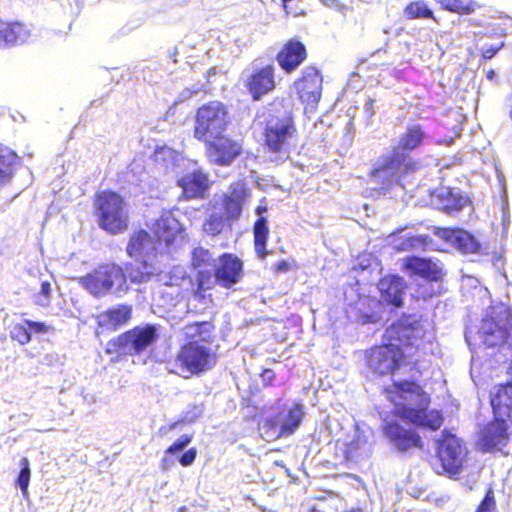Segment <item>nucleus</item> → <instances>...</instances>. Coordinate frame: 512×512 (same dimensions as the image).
Segmentation results:
<instances>
[{
	"label": "nucleus",
	"instance_id": "nucleus-50",
	"mask_svg": "<svg viewBox=\"0 0 512 512\" xmlns=\"http://www.w3.org/2000/svg\"><path fill=\"white\" fill-rule=\"evenodd\" d=\"M504 46V43L501 42L497 45H494V44H483L481 46V52H482V56L485 58V59H491L493 58L496 53Z\"/></svg>",
	"mask_w": 512,
	"mask_h": 512
},
{
	"label": "nucleus",
	"instance_id": "nucleus-13",
	"mask_svg": "<svg viewBox=\"0 0 512 512\" xmlns=\"http://www.w3.org/2000/svg\"><path fill=\"white\" fill-rule=\"evenodd\" d=\"M467 450L455 435L443 433L437 444V456L443 472L456 475L460 472Z\"/></svg>",
	"mask_w": 512,
	"mask_h": 512
},
{
	"label": "nucleus",
	"instance_id": "nucleus-6",
	"mask_svg": "<svg viewBox=\"0 0 512 512\" xmlns=\"http://www.w3.org/2000/svg\"><path fill=\"white\" fill-rule=\"evenodd\" d=\"M159 337L158 327L153 324L136 326L109 340L105 351L117 356H134L153 345Z\"/></svg>",
	"mask_w": 512,
	"mask_h": 512
},
{
	"label": "nucleus",
	"instance_id": "nucleus-12",
	"mask_svg": "<svg viewBox=\"0 0 512 512\" xmlns=\"http://www.w3.org/2000/svg\"><path fill=\"white\" fill-rule=\"evenodd\" d=\"M215 363L216 355L212 349L206 344L196 342H187L176 357V365L189 375L208 371Z\"/></svg>",
	"mask_w": 512,
	"mask_h": 512
},
{
	"label": "nucleus",
	"instance_id": "nucleus-31",
	"mask_svg": "<svg viewBox=\"0 0 512 512\" xmlns=\"http://www.w3.org/2000/svg\"><path fill=\"white\" fill-rule=\"evenodd\" d=\"M373 442L363 431L357 430L352 440L346 444L345 456L350 461L358 462L372 454Z\"/></svg>",
	"mask_w": 512,
	"mask_h": 512
},
{
	"label": "nucleus",
	"instance_id": "nucleus-18",
	"mask_svg": "<svg viewBox=\"0 0 512 512\" xmlns=\"http://www.w3.org/2000/svg\"><path fill=\"white\" fill-rule=\"evenodd\" d=\"M432 204L447 215H456L469 206L471 201L460 189L442 187L432 195Z\"/></svg>",
	"mask_w": 512,
	"mask_h": 512
},
{
	"label": "nucleus",
	"instance_id": "nucleus-27",
	"mask_svg": "<svg viewBox=\"0 0 512 512\" xmlns=\"http://www.w3.org/2000/svg\"><path fill=\"white\" fill-rule=\"evenodd\" d=\"M250 196V191L243 182L233 183L228 193L224 195V210L229 219L240 217L244 203Z\"/></svg>",
	"mask_w": 512,
	"mask_h": 512
},
{
	"label": "nucleus",
	"instance_id": "nucleus-2",
	"mask_svg": "<svg viewBox=\"0 0 512 512\" xmlns=\"http://www.w3.org/2000/svg\"><path fill=\"white\" fill-rule=\"evenodd\" d=\"M481 342L488 348H497L506 359L512 351V310L500 302L492 305L477 331Z\"/></svg>",
	"mask_w": 512,
	"mask_h": 512
},
{
	"label": "nucleus",
	"instance_id": "nucleus-19",
	"mask_svg": "<svg viewBox=\"0 0 512 512\" xmlns=\"http://www.w3.org/2000/svg\"><path fill=\"white\" fill-rule=\"evenodd\" d=\"M164 249L147 231L140 230L131 235L126 251L130 257L149 262Z\"/></svg>",
	"mask_w": 512,
	"mask_h": 512
},
{
	"label": "nucleus",
	"instance_id": "nucleus-9",
	"mask_svg": "<svg viewBox=\"0 0 512 512\" xmlns=\"http://www.w3.org/2000/svg\"><path fill=\"white\" fill-rule=\"evenodd\" d=\"M415 166L409 153L394 147L378 159L371 176L384 186L401 184L402 176L413 171Z\"/></svg>",
	"mask_w": 512,
	"mask_h": 512
},
{
	"label": "nucleus",
	"instance_id": "nucleus-55",
	"mask_svg": "<svg viewBox=\"0 0 512 512\" xmlns=\"http://www.w3.org/2000/svg\"><path fill=\"white\" fill-rule=\"evenodd\" d=\"M274 269L277 273L287 272L289 270V264L285 260H281L275 265Z\"/></svg>",
	"mask_w": 512,
	"mask_h": 512
},
{
	"label": "nucleus",
	"instance_id": "nucleus-48",
	"mask_svg": "<svg viewBox=\"0 0 512 512\" xmlns=\"http://www.w3.org/2000/svg\"><path fill=\"white\" fill-rule=\"evenodd\" d=\"M192 441V437L184 434L166 449V454H176L183 451Z\"/></svg>",
	"mask_w": 512,
	"mask_h": 512
},
{
	"label": "nucleus",
	"instance_id": "nucleus-52",
	"mask_svg": "<svg viewBox=\"0 0 512 512\" xmlns=\"http://www.w3.org/2000/svg\"><path fill=\"white\" fill-rule=\"evenodd\" d=\"M261 377H262V381L265 384H270L273 381L275 374L271 369H265L262 372Z\"/></svg>",
	"mask_w": 512,
	"mask_h": 512
},
{
	"label": "nucleus",
	"instance_id": "nucleus-22",
	"mask_svg": "<svg viewBox=\"0 0 512 512\" xmlns=\"http://www.w3.org/2000/svg\"><path fill=\"white\" fill-rule=\"evenodd\" d=\"M306 58V47L297 39L288 40L276 55L278 65L286 73L295 71Z\"/></svg>",
	"mask_w": 512,
	"mask_h": 512
},
{
	"label": "nucleus",
	"instance_id": "nucleus-1",
	"mask_svg": "<svg viewBox=\"0 0 512 512\" xmlns=\"http://www.w3.org/2000/svg\"><path fill=\"white\" fill-rule=\"evenodd\" d=\"M394 386L401 399L395 405L396 414L409 423L437 430L443 423V417L438 410L429 409L430 397L415 382L394 381Z\"/></svg>",
	"mask_w": 512,
	"mask_h": 512
},
{
	"label": "nucleus",
	"instance_id": "nucleus-45",
	"mask_svg": "<svg viewBox=\"0 0 512 512\" xmlns=\"http://www.w3.org/2000/svg\"><path fill=\"white\" fill-rule=\"evenodd\" d=\"M427 239L428 236L426 235L407 236L406 239L399 244L398 249L407 250L422 248L427 244Z\"/></svg>",
	"mask_w": 512,
	"mask_h": 512
},
{
	"label": "nucleus",
	"instance_id": "nucleus-26",
	"mask_svg": "<svg viewBox=\"0 0 512 512\" xmlns=\"http://www.w3.org/2000/svg\"><path fill=\"white\" fill-rule=\"evenodd\" d=\"M177 184L186 199L201 198L209 188L208 176L201 170H194L183 175L178 179Z\"/></svg>",
	"mask_w": 512,
	"mask_h": 512
},
{
	"label": "nucleus",
	"instance_id": "nucleus-44",
	"mask_svg": "<svg viewBox=\"0 0 512 512\" xmlns=\"http://www.w3.org/2000/svg\"><path fill=\"white\" fill-rule=\"evenodd\" d=\"M33 301L36 305L46 308L51 302V284L48 281L41 283L40 291L33 296Z\"/></svg>",
	"mask_w": 512,
	"mask_h": 512
},
{
	"label": "nucleus",
	"instance_id": "nucleus-41",
	"mask_svg": "<svg viewBox=\"0 0 512 512\" xmlns=\"http://www.w3.org/2000/svg\"><path fill=\"white\" fill-rule=\"evenodd\" d=\"M19 466L20 471L16 479V486L20 488L23 497H27L31 477L30 462L26 457H23Z\"/></svg>",
	"mask_w": 512,
	"mask_h": 512
},
{
	"label": "nucleus",
	"instance_id": "nucleus-5",
	"mask_svg": "<svg viewBox=\"0 0 512 512\" xmlns=\"http://www.w3.org/2000/svg\"><path fill=\"white\" fill-rule=\"evenodd\" d=\"M98 225L109 234H119L128 227V214L123 198L116 192L101 191L95 198Z\"/></svg>",
	"mask_w": 512,
	"mask_h": 512
},
{
	"label": "nucleus",
	"instance_id": "nucleus-35",
	"mask_svg": "<svg viewBox=\"0 0 512 512\" xmlns=\"http://www.w3.org/2000/svg\"><path fill=\"white\" fill-rule=\"evenodd\" d=\"M214 325L210 321H199L187 324L183 334L188 342L208 344L211 341Z\"/></svg>",
	"mask_w": 512,
	"mask_h": 512
},
{
	"label": "nucleus",
	"instance_id": "nucleus-57",
	"mask_svg": "<svg viewBox=\"0 0 512 512\" xmlns=\"http://www.w3.org/2000/svg\"><path fill=\"white\" fill-rule=\"evenodd\" d=\"M486 77L488 80L490 81H495L496 78H497V75H496V72L493 70V69H490L487 74H486Z\"/></svg>",
	"mask_w": 512,
	"mask_h": 512
},
{
	"label": "nucleus",
	"instance_id": "nucleus-25",
	"mask_svg": "<svg viewBox=\"0 0 512 512\" xmlns=\"http://www.w3.org/2000/svg\"><path fill=\"white\" fill-rule=\"evenodd\" d=\"M506 421V418L496 417L495 421L484 427L481 432L480 445L485 451L500 448L506 444L508 439Z\"/></svg>",
	"mask_w": 512,
	"mask_h": 512
},
{
	"label": "nucleus",
	"instance_id": "nucleus-17",
	"mask_svg": "<svg viewBox=\"0 0 512 512\" xmlns=\"http://www.w3.org/2000/svg\"><path fill=\"white\" fill-rule=\"evenodd\" d=\"M294 87L306 107L314 109L322 93V76L319 70L313 66L305 67L302 76L295 81Z\"/></svg>",
	"mask_w": 512,
	"mask_h": 512
},
{
	"label": "nucleus",
	"instance_id": "nucleus-8",
	"mask_svg": "<svg viewBox=\"0 0 512 512\" xmlns=\"http://www.w3.org/2000/svg\"><path fill=\"white\" fill-rule=\"evenodd\" d=\"M296 132L290 111L283 110L277 114H269L264 129L265 145L271 152L287 154Z\"/></svg>",
	"mask_w": 512,
	"mask_h": 512
},
{
	"label": "nucleus",
	"instance_id": "nucleus-53",
	"mask_svg": "<svg viewBox=\"0 0 512 512\" xmlns=\"http://www.w3.org/2000/svg\"><path fill=\"white\" fill-rule=\"evenodd\" d=\"M319 1L324 6H326L328 8H331V9L339 10L342 7V5L339 2V0H319Z\"/></svg>",
	"mask_w": 512,
	"mask_h": 512
},
{
	"label": "nucleus",
	"instance_id": "nucleus-62",
	"mask_svg": "<svg viewBox=\"0 0 512 512\" xmlns=\"http://www.w3.org/2000/svg\"><path fill=\"white\" fill-rule=\"evenodd\" d=\"M177 423H173L171 426H170V429H174L176 427Z\"/></svg>",
	"mask_w": 512,
	"mask_h": 512
},
{
	"label": "nucleus",
	"instance_id": "nucleus-24",
	"mask_svg": "<svg viewBox=\"0 0 512 512\" xmlns=\"http://www.w3.org/2000/svg\"><path fill=\"white\" fill-rule=\"evenodd\" d=\"M377 286L383 301L396 308L403 305L406 283L402 277L398 275L386 276L379 281Z\"/></svg>",
	"mask_w": 512,
	"mask_h": 512
},
{
	"label": "nucleus",
	"instance_id": "nucleus-3",
	"mask_svg": "<svg viewBox=\"0 0 512 512\" xmlns=\"http://www.w3.org/2000/svg\"><path fill=\"white\" fill-rule=\"evenodd\" d=\"M384 340L411 356L414 350H418L425 342L433 339L432 326L428 319L421 315H403L392 323L384 333Z\"/></svg>",
	"mask_w": 512,
	"mask_h": 512
},
{
	"label": "nucleus",
	"instance_id": "nucleus-11",
	"mask_svg": "<svg viewBox=\"0 0 512 512\" xmlns=\"http://www.w3.org/2000/svg\"><path fill=\"white\" fill-rule=\"evenodd\" d=\"M243 264L241 260L233 254L223 253L218 256V262L212 273L200 282V290L206 291L214 285L225 289H231L242 278Z\"/></svg>",
	"mask_w": 512,
	"mask_h": 512
},
{
	"label": "nucleus",
	"instance_id": "nucleus-58",
	"mask_svg": "<svg viewBox=\"0 0 512 512\" xmlns=\"http://www.w3.org/2000/svg\"><path fill=\"white\" fill-rule=\"evenodd\" d=\"M216 73H217V68L216 67H212L208 71V77H211L212 75H216Z\"/></svg>",
	"mask_w": 512,
	"mask_h": 512
},
{
	"label": "nucleus",
	"instance_id": "nucleus-28",
	"mask_svg": "<svg viewBox=\"0 0 512 512\" xmlns=\"http://www.w3.org/2000/svg\"><path fill=\"white\" fill-rule=\"evenodd\" d=\"M404 268L408 273L428 280L436 281L441 276L439 265L428 258L418 256L406 257L404 259Z\"/></svg>",
	"mask_w": 512,
	"mask_h": 512
},
{
	"label": "nucleus",
	"instance_id": "nucleus-16",
	"mask_svg": "<svg viewBox=\"0 0 512 512\" xmlns=\"http://www.w3.org/2000/svg\"><path fill=\"white\" fill-rule=\"evenodd\" d=\"M382 430L384 437L399 453H405L411 448L422 447V439L419 434L397 421H385Z\"/></svg>",
	"mask_w": 512,
	"mask_h": 512
},
{
	"label": "nucleus",
	"instance_id": "nucleus-36",
	"mask_svg": "<svg viewBox=\"0 0 512 512\" xmlns=\"http://www.w3.org/2000/svg\"><path fill=\"white\" fill-rule=\"evenodd\" d=\"M20 159L10 148L0 144V184H7L13 178Z\"/></svg>",
	"mask_w": 512,
	"mask_h": 512
},
{
	"label": "nucleus",
	"instance_id": "nucleus-54",
	"mask_svg": "<svg viewBox=\"0 0 512 512\" xmlns=\"http://www.w3.org/2000/svg\"><path fill=\"white\" fill-rule=\"evenodd\" d=\"M166 155L171 156L172 151L168 148H160L155 151V160L159 161L160 159H164Z\"/></svg>",
	"mask_w": 512,
	"mask_h": 512
},
{
	"label": "nucleus",
	"instance_id": "nucleus-47",
	"mask_svg": "<svg viewBox=\"0 0 512 512\" xmlns=\"http://www.w3.org/2000/svg\"><path fill=\"white\" fill-rule=\"evenodd\" d=\"M204 411L202 404H190L182 413L181 421L185 423H194Z\"/></svg>",
	"mask_w": 512,
	"mask_h": 512
},
{
	"label": "nucleus",
	"instance_id": "nucleus-56",
	"mask_svg": "<svg viewBox=\"0 0 512 512\" xmlns=\"http://www.w3.org/2000/svg\"><path fill=\"white\" fill-rule=\"evenodd\" d=\"M373 103H374V101H373V100H369V101L365 104V106H364L366 113H368L370 116L374 114V112H373V110H372Z\"/></svg>",
	"mask_w": 512,
	"mask_h": 512
},
{
	"label": "nucleus",
	"instance_id": "nucleus-39",
	"mask_svg": "<svg viewBox=\"0 0 512 512\" xmlns=\"http://www.w3.org/2000/svg\"><path fill=\"white\" fill-rule=\"evenodd\" d=\"M443 10L457 13L460 15H469L473 13L479 5L473 0H436Z\"/></svg>",
	"mask_w": 512,
	"mask_h": 512
},
{
	"label": "nucleus",
	"instance_id": "nucleus-30",
	"mask_svg": "<svg viewBox=\"0 0 512 512\" xmlns=\"http://www.w3.org/2000/svg\"><path fill=\"white\" fill-rule=\"evenodd\" d=\"M30 37V30L22 23L0 20V47L20 45Z\"/></svg>",
	"mask_w": 512,
	"mask_h": 512
},
{
	"label": "nucleus",
	"instance_id": "nucleus-51",
	"mask_svg": "<svg viewBox=\"0 0 512 512\" xmlns=\"http://www.w3.org/2000/svg\"><path fill=\"white\" fill-rule=\"evenodd\" d=\"M197 456V451L195 448H190L186 452L182 454V456L179 458V463L184 466L188 467L192 465V463L195 461V458Z\"/></svg>",
	"mask_w": 512,
	"mask_h": 512
},
{
	"label": "nucleus",
	"instance_id": "nucleus-33",
	"mask_svg": "<svg viewBox=\"0 0 512 512\" xmlns=\"http://www.w3.org/2000/svg\"><path fill=\"white\" fill-rule=\"evenodd\" d=\"M266 211V206H258L255 211L259 218L254 223L253 227L254 248L260 259H264L270 253V251L266 249V242L269 235L268 222L267 219L262 216Z\"/></svg>",
	"mask_w": 512,
	"mask_h": 512
},
{
	"label": "nucleus",
	"instance_id": "nucleus-63",
	"mask_svg": "<svg viewBox=\"0 0 512 512\" xmlns=\"http://www.w3.org/2000/svg\"><path fill=\"white\" fill-rule=\"evenodd\" d=\"M510 118L512 120V104H511V109H510Z\"/></svg>",
	"mask_w": 512,
	"mask_h": 512
},
{
	"label": "nucleus",
	"instance_id": "nucleus-38",
	"mask_svg": "<svg viewBox=\"0 0 512 512\" xmlns=\"http://www.w3.org/2000/svg\"><path fill=\"white\" fill-rule=\"evenodd\" d=\"M424 137L425 133L420 125L409 126L395 148L408 153L409 151L417 148L422 143Z\"/></svg>",
	"mask_w": 512,
	"mask_h": 512
},
{
	"label": "nucleus",
	"instance_id": "nucleus-59",
	"mask_svg": "<svg viewBox=\"0 0 512 512\" xmlns=\"http://www.w3.org/2000/svg\"><path fill=\"white\" fill-rule=\"evenodd\" d=\"M471 329H467L466 332H465V339L468 343H470V334H471Z\"/></svg>",
	"mask_w": 512,
	"mask_h": 512
},
{
	"label": "nucleus",
	"instance_id": "nucleus-20",
	"mask_svg": "<svg viewBox=\"0 0 512 512\" xmlns=\"http://www.w3.org/2000/svg\"><path fill=\"white\" fill-rule=\"evenodd\" d=\"M151 229L159 242V245L170 251V246L181 236L183 227L171 211H164L158 219L154 221Z\"/></svg>",
	"mask_w": 512,
	"mask_h": 512
},
{
	"label": "nucleus",
	"instance_id": "nucleus-29",
	"mask_svg": "<svg viewBox=\"0 0 512 512\" xmlns=\"http://www.w3.org/2000/svg\"><path fill=\"white\" fill-rule=\"evenodd\" d=\"M218 262V256L209 249L201 246L191 251V266L197 271V283L200 289L202 278L210 275Z\"/></svg>",
	"mask_w": 512,
	"mask_h": 512
},
{
	"label": "nucleus",
	"instance_id": "nucleus-42",
	"mask_svg": "<svg viewBox=\"0 0 512 512\" xmlns=\"http://www.w3.org/2000/svg\"><path fill=\"white\" fill-rule=\"evenodd\" d=\"M10 337L12 340L17 341L20 345H26L31 341V331L26 325V319L21 323H16L11 327Z\"/></svg>",
	"mask_w": 512,
	"mask_h": 512
},
{
	"label": "nucleus",
	"instance_id": "nucleus-14",
	"mask_svg": "<svg viewBox=\"0 0 512 512\" xmlns=\"http://www.w3.org/2000/svg\"><path fill=\"white\" fill-rule=\"evenodd\" d=\"M405 352L398 349L390 341L381 346L372 348L367 357L369 368L379 375L393 373L400 367V362L405 357Z\"/></svg>",
	"mask_w": 512,
	"mask_h": 512
},
{
	"label": "nucleus",
	"instance_id": "nucleus-46",
	"mask_svg": "<svg viewBox=\"0 0 512 512\" xmlns=\"http://www.w3.org/2000/svg\"><path fill=\"white\" fill-rule=\"evenodd\" d=\"M476 512H497L496 499L492 488L487 490L484 498L478 505Z\"/></svg>",
	"mask_w": 512,
	"mask_h": 512
},
{
	"label": "nucleus",
	"instance_id": "nucleus-49",
	"mask_svg": "<svg viewBox=\"0 0 512 512\" xmlns=\"http://www.w3.org/2000/svg\"><path fill=\"white\" fill-rule=\"evenodd\" d=\"M26 325L29 327V330L31 331V335L39 334L44 335L54 330V328L45 322L40 321H33L30 319H26Z\"/></svg>",
	"mask_w": 512,
	"mask_h": 512
},
{
	"label": "nucleus",
	"instance_id": "nucleus-37",
	"mask_svg": "<svg viewBox=\"0 0 512 512\" xmlns=\"http://www.w3.org/2000/svg\"><path fill=\"white\" fill-rule=\"evenodd\" d=\"M128 278L133 283H145L153 277H157L159 281L163 280L162 271L147 261H140L139 264L127 268Z\"/></svg>",
	"mask_w": 512,
	"mask_h": 512
},
{
	"label": "nucleus",
	"instance_id": "nucleus-15",
	"mask_svg": "<svg viewBox=\"0 0 512 512\" xmlns=\"http://www.w3.org/2000/svg\"><path fill=\"white\" fill-rule=\"evenodd\" d=\"M209 161L219 166L231 165L242 153V145L235 139L221 134L204 140Z\"/></svg>",
	"mask_w": 512,
	"mask_h": 512
},
{
	"label": "nucleus",
	"instance_id": "nucleus-32",
	"mask_svg": "<svg viewBox=\"0 0 512 512\" xmlns=\"http://www.w3.org/2000/svg\"><path fill=\"white\" fill-rule=\"evenodd\" d=\"M132 315L130 305H117L98 316V325L106 330H116L120 326L126 324Z\"/></svg>",
	"mask_w": 512,
	"mask_h": 512
},
{
	"label": "nucleus",
	"instance_id": "nucleus-21",
	"mask_svg": "<svg viewBox=\"0 0 512 512\" xmlns=\"http://www.w3.org/2000/svg\"><path fill=\"white\" fill-rule=\"evenodd\" d=\"M303 417V406L296 404L287 410L281 411L277 416L267 420V422L278 433V436L288 437L298 429Z\"/></svg>",
	"mask_w": 512,
	"mask_h": 512
},
{
	"label": "nucleus",
	"instance_id": "nucleus-23",
	"mask_svg": "<svg viewBox=\"0 0 512 512\" xmlns=\"http://www.w3.org/2000/svg\"><path fill=\"white\" fill-rule=\"evenodd\" d=\"M435 234L463 254H476L481 245L477 239L463 229L436 228Z\"/></svg>",
	"mask_w": 512,
	"mask_h": 512
},
{
	"label": "nucleus",
	"instance_id": "nucleus-34",
	"mask_svg": "<svg viewBox=\"0 0 512 512\" xmlns=\"http://www.w3.org/2000/svg\"><path fill=\"white\" fill-rule=\"evenodd\" d=\"M491 405L495 417L506 418L512 422V382L501 386L491 398Z\"/></svg>",
	"mask_w": 512,
	"mask_h": 512
},
{
	"label": "nucleus",
	"instance_id": "nucleus-10",
	"mask_svg": "<svg viewBox=\"0 0 512 512\" xmlns=\"http://www.w3.org/2000/svg\"><path fill=\"white\" fill-rule=\"evenodd\" d=\"M240 80L253 101H259L276 87L275 67L256 59L241 73Z\"/></svg>",
	"mask_w": 512,
	"mask_h": 512
},
{
	"label": "nucleus",
	"instance_id": "nucleus-7",
	"mask_svg": "<svg viewBox=\"0 0 512 512\" xmlns=\"http://www.w3.org/2000/svg\"><path fill=\"white\" fill-rule=\"evenodd\" d=\"M230 123L227 106L220 101H210L198 108L194 137L200 141L224 134Z\"/></svg>",
	"mask_w": 512,
	"mask_h": 512
},
{
	"label": "nucleus",
	"instance_id": "nucleus-43",
	"mask_svg": "<svg viewBox=\"0 0 512 512\" xmlns=\"http://www.w3.org/2000/svg\"><path fill=\"white\" fill-rule=\"evenodd\" d=\"M224 226L225 222L223 217L218 214H212L203 224V230L207 234L215 236L222 232Z\"/></svg>",
	"mask_w": 512,
	"mask_h": 512
},
{
	"label": "nucleus",
	"instance_id": "nucleus-40",
	"mask_svg": "<svg viewBox=\"0 0 512 512\" xmlns=\"http://www.w3.org/2000/svg\"><path fill=\"white\" fill-rule=\"evenodd\" d=\"M404 15L407 19H435L433 11L424 1H414L406 6Z\"/></svg>",
	"mask_w": 512,
	"mask_h": 512
},
{
	"label": "nucleus",
	"instance_id": "nucleus-60",
	"mask_svg": "<svg viewBox=\"0 0 512 512\" xmlns=\"http://www.w3.org/2000/svg\"><path fill=\"white\" fill-rule=\"evenodd\" d=\"M177 512H189V509L186 506H181Z\"/></svg>",
	"mask_w": 512,
	"mask_h": 512
},
{
	"label": "nucleus",
	"instance_id": "nucleus-61",
	"mask_svg": "<svg viewBox=\"0 0 512 512\" xmlns=\"http://www.w3.org/2000/svg\"><path fill=\"white\" fill-rule=\"evenodd\" d=\"M281 1H282V3L284 4V6H286V4H287L288 2H290L291 0H281Z\"/></svg>",
	"mask_w": 512,
	"mask_h": 512
},
{
	"label": "nucleus",
	"instance_id": "nucleus-4",
	"mask_svg": "<svg viewBox=\"0 0 512 512\" xmlns=\"http://www.w3.org/2000/svg\"><path fill=\"white\" fill-rule=\"evenodd\" d=\"M79 284L97 298L107 295L122 297L129 290L123 268L115 263L102 264L79 278Z\"/></svg>",
	"mask_w": 512,
	"mask_h": 512
}]
</instances>
